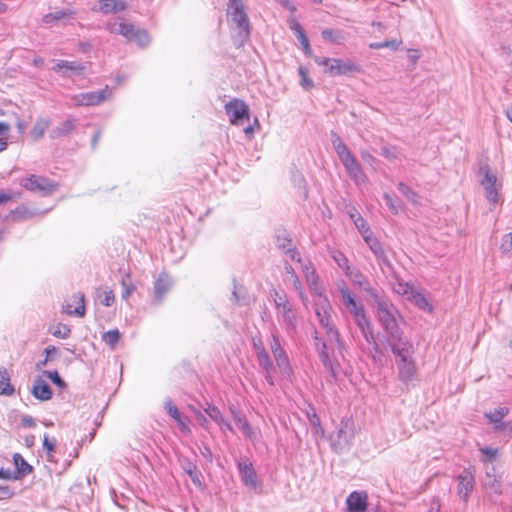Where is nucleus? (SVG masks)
Returning a JSON list of instances; mask_svg holds the SVG:
<instances>
[{
  "mask_svg": "<svg viewBox=\"0 0 512 512\" xmlns=\"http://www.w3.org/2000/svg\"><path fill=\"white\" fill-rule=\"evenodd\" d=\"M509 413V409L507 407H498L493 411L486 412L485 417L489 420L490 423L494 425V429L496 431H503L505 429V423L502 419Z\"/></svg>",
  "mask_w": 512,
  "mask_h": 512,
  "instance_id": "25",
  "label": "nucleus"
},
{
  "mask_svg": "<svg viewBox=\"0 0 512 512\" xmlns=\"http://www.w3.org/2000/svg\"><path fill=\"white\" fill-rule=\"evenodd\" d=\"M72 299L78 303V306L75 307V309H72L71 304H66L64 307V311L68 315H76L78 317H83L85 315V295L81 292H78L72 296Z\"/></svg>",
  "mask_w": 512,
  "mask_h": 512,
  "instance_id": "28",
  "label": "nucleus"
},
{
  "mask_svg": "<svg viewBox=\"0 0 512 512\" xmlns=\"http://www.w3.org/2000/svg\"><path fill=\"white\" fill-rule=\"evenodd\" d=\"M376 307V318L385 335L382 344L385 347L410 340L400 329L398 319L401 314L397 307L385 296L379 295L373 300Z\"/></svg>",
  "mask_w": 512,
  "mask_h": 512,
  "instance_id": "1",
  "label": "nucleus"
},
{
  "mask_svg": "<svg viewBox=\"0 0 512 512\" xmlns=\"http://www.w3.org/2000/svg\"><path fill=\"white\" fill-rule=\"evenodd\" d=\"M313 339L315 342V348L318 352L322 364L330 373V375L333 378H336L338 364L330 358L329 353L327 351V345L324 341H322L319 338V333L316 330H314L313 332Z\"/></svg>",
  "mask_w": 512,
  "mask_h": 512,
  "instance_id": "10",
  "label": "nucleus"
},
{
  "mask_svg": "<svg viewBox=\"0 0 512 512\" xmlns=\"http://www.w3.org/2000/svg\"><path fill=\"white\" fill-rule=\"evenodd\" d=\"M97 297L99 298L102 305L106 307H110L115 302V295L114 292L111 289L105 288H99L97 290Z\"/></svg>",
  "mask_w": 512,
  "mask_h": 512,
  "instance_id": "44",
  "label": "nucleus"
},
{
  "mask_svg": "<svg viewBox=\"0 0 512 512\" xmlns=\"http://www.w3.org/2000/svg\"><path fill=\"white\" fill-rule=\"evenodd\" d=\"M349 512H365L367 509V495L364 492H352L346 500Z\"/></svg>",
  "mask_w": 512,
  "mask_h": 512,
  "instance_id": "20",
  "label": "nucleus"
},
{
  "mask_svg": "<svg viewBox=\"0 0 512 512\" xmlns=\"http://www.w3.org/2000/svg\"><path fill=\"white\" fill-rule=\"evenodd\" d=\"M346 309L349 311V313L355 317L357 315H360L361 313L365 312L364 305L360 302H356L349 307H346Z\"/></svg>",
  "mask_w": 512,
  "mask_h": 512,
  "instance_id": "63",
  "label": "nucleus"
},
{
  "mask_svg": "<svg viewBox=\"0 0 512 512\" xmlns=\"http://www.w3.org/2000/svg\"><path fill=\"white\" fill-rule=\"evenodd\" d=\"M401 44V41H398L396 39L387 40L383 42H373L369 44V47L371 49H382V48H390L392 50H397Z\"/></svg>",
  "mask_w": 512,
  "mask_h": 512,
  "instance_id": "50",
  "label": "nucleus"
},
{
  "mask_svg": "<svg viewBox=\"0 0 512 512\" xmlns=\"http://www.w3.org/2000/svg\"><path fill=\"white\" fill-rule=\"evenodd\" d=\"M183 469L189 475L190 479L196 486H198V487L202 486V482H201L202 474L198 471V468L194 463L187 462L183 466Z\"/></svg>",
  "mask_w": 512,
  "mask_h": 512,
  "instance_id": "40",
  "label": "nucleus"
},
{
  "mask_svg": "<svg viewBox=\"0 0 512 512\" xmlns=\"http://www.w3.org/2000/svg\"><path fill=\"white\" fill-rule=\"evenodd\" d=\"M120 338L121 333L118 329L109 330L102 335L103 342H105L111 349L115 348Z\"/></svg>",
  "mask_w": 512,
  "mask_h": 512,
  "instance_id": "47",
  "label": "nucleus"
},
{
  "mask_svg": "<svg viewBox=\"0 0 512 512\" xmlns=\"http://www.w3.org/2000/svg\"><path fill=\"white\" fill-rule=\"evenodd\" d=\"M283 321L285 325L287 326V329H295L296 327V317L292 310L291 305H287L284 308L280 309Z\"/></svg>",
  "mask_w": 512,
  "mask_h": 512,
  "instance_id": "45",
  "label": "nucleus"
},
{
  "mask_svg": "<svg viewBox=\"0 0 512 512\" xmlns=\"http://www.w3.org/2000/svg\"><path fill=\"white\" fill-rule=\"evenodd\" d=\"M287 24H288L289 29L294 33L297 40L300 42V44L309 40L304 29L302 28L301 24L298 22V20L294 16H290L288 18Z\"/></svg>",
  "mask_w": 512,
  "mask_h": 512,
  "instance_id": "32",
  "label": "nucleus"
},
{
  "mask_svg": "<svg viewBox=\"0 0 512 512\" xmlns=\"http://www.w3.org/2000/svg\"><path fill=\"white\" fill-rule=\"evenodd\" d=\"M381 155L389 160L396 159L398 156L396 149L388 146H383L381 148Z\"/></svg>",
  "mask_w": 512,
  "mask_h": 512,
  "instance_id": "64",
  "label": "nucleus"
},
{
  "mask_svg": "<svg viewBox=\"0 0 512 512\" xmlns=\"http://www.w3.org/2000/svg\"><path fill=\"white\" fill-rule=\"evenodd\" d=\"M13 460L15 464L14 480H20L28 474L32 473L33 467L27 463V461L20 455L19 453H15L13 455Z\"/></svg>",
  "mask_w": 512,
  "mask_h": 512,
  "instance_id": "26",
  "label": "nucleus"
},
{
  "mask_svg": "<svg viewBox=\"0 0 512 512\" xmlns=\"http://www.w3.org/2000/svg\"><path fill=\"white\" fill-rule=\"evenodd\" d=\"M350 218L353 220L356 228L359 230V232L362 234V236H365L367 233L370 232V229L364 220V218L357 212L350 213Z\"/></svg>",
  "mask_w": 512,
  "mask_h": 512,
  "instance_id": "48",
  "label": "nucleus"
},
{
  "mask_svg": "<svg viewBox=\"0 0 512 512\" xmlns=\"http://www.w3.org/2000/svg\"><path fill=\"white\" fill-rule=\"evenodd\" d=\"M333 259L337 263V265L345 271L346 274L347 272L350 271L349 261L343 253L336 252L333 255Z\"/></svg>",
  "mask_w": 512,
  "mask_h": 512,
  "instance_id": "58",
  "label": "nucleus"
},
{
  "mask_svg": "<svg viewBox=\"0 0 512 512\" xmlns=\"http://www.w3.org/2000/svg\"><path fill=\"white\" fill-rule=\"evenodd\" d=\"M75 15L74 11L70 9L57 10L51 13H48L43 16L42 21L45 24H51L57 21H62L64 19L72 18Z\"/></svg>",
  "mask_w": 512,
  "mask_h": 512,
  "instance_id": "30",
  "label": "nucleus"
},
{
  "mask_svg": "<svg viewBox=\"0 0 512 512\" xmlns=\"http://www.w3.org/2000/svg\"><path fill=\"white\" fill-rule=\"evenodd\" d=\"M228 15L239 30L238 35L241 40L244 41L248 39L250 35V23L242 0L228 1Z\"/></svg>",
  "mask_w": 512,
  "mask_h": 512,
  "instance_id": "3",
  "label": "nucleus"
},
{
  "mask_svg": "<svg viewBox=\"0 0 512 512\" xmlns=\"http://www.w3.org/2000/svg\"><path fill=\"white\" fill-rule=\"evenodd\" d=\"M257 361L259 363V366L263 369L264 373L275 372L274 364L271 361L267 351L261 350L259 356L257 357Z\"/></svg>",
  "mask_w": 512,
  "mask_h": 512,
  "instance_id": "46",
  "label": "nucleus"
},
{
  "mask_svg": "<svg viewBox=\"0 0 512 512\" xmlns=\"http://www.w3.org/2000/svg\"><path fill=\"white\" fill-rule=\"evenodd\" d=\"M225 112L233 125L241 124L244 119L248 120L250 116L248 105L238 98H234L225 104Z\"/></svg>",
  "mask_w": 512,
  "mask_h": 512,
  "instance_id": "7",
  "label": "nucleus"
},
{
  "mask_svg": "<svg viewBox=\"0 0 512 512\" xmlns=\"http://www.w3.org/2000/svg\"><path fill=\"white\" fill-rule=\"evenodd\" d=\"M284 268H285V272L288 275L289 281L291 282L293 288L298 292L300 298L303 301L306 300V296L302 289V284H301L297 274L295 273L294 268L289 264H285Z\"/></svg>",
  "mask_w": 512,
  "mask_h": 512,
  "instance_id": "33",
  "label": "nucleus"
},
{
  "mask_svg": "<svg viewBox=\"0 0 512 512\" xmlns=\"http://www.w3.org/2000/svg\"><path fill=\"white\" fill-rule=\"evenodd\" d=\"M70 333H71V329L69 328L68 325H65V324H58L55 327V329L52 331V334L55 337L62 338V339L69 337Z\"/></svg>",
  "mask_w": 512,
  "mask_h": 512,
  "instance_id": "60",
  "label": "nucleus"
},
{
  "mask_svg": "<svg viewBox=\"0 0 512 512\" xmlns=\"http://www.w3.org/2000/svg\"><path fill=\"white\" fill-rule=\"evenodd\" d=\"M387 348L395 356V363L398 371L399 380L405 385L406 389L415 386L418 381V369L414 359V345L411 340L390 345Z\"/></svg>",
  "mask_w": 512,
  "mask_h": 512,
  "instance_id": "2",
  "label": "nucleus"
},
{
  "mask_svg": "<svg viewBox=\"0 0 512 512\" xmlns=\"http://www.w3.org/2000/svg\"><path fill=\"white\" fill-rule=\"evenodd\" d=\"M231 411L236 422V425L242 431L244 436L247 437L249 440L254 441L256 439V433L254 432L246 418L241 414L235 412L234 410Z\"/></svg>",
  "mask_w": 512,
  "mask_h": 512,
  "instance_id": "29",
  "label": "nucleus"
},
{
  "mask_svg": "<svg viewBox=\"0 0 512 512\" xmlns=\"http://www.w3.org/2000/svg\"><path fill=\"white\" fill-rule=\"evenodd\" d=\"M485 486L493 490L496 494L501 493L500 483L497 477L495 476V468L493 466L490 469H486Z\"/></svg>",
  "mask_w": 512,
  "mask_h": 512,
  "instance_id": "37",
  "label": "nucleus"
},
{
  "mask_svg": "<svg viewBox=\"0 0 512 512\" xmlns=\"http://www.w3.org/2000/svg\"><path fill=\"white\" fill-rule=\"evenodd\" d=\"M393 290L395 293L405 296L408 300L409 295H411L415 289L412 286H410L408 283L398 281L397 283L394 284Z\"/></svg>",
  "mask_w": 512,
  "mask_h": 512,
  "instance_id": "51",
  "label": "nucleus"
},
{
  "mask_svg": "<svg viewBox=\"0 0 512 512\" xmlns=\"http://www.w3.org/2000/svg\"><path fill=\"white\" fill-rule=\"evenodd\" d=\"M315 62L318 65L325 66L326 72L329 73L330 76L347 75L359 71L358 66L350 61L317 57L315 58Z\"/></svg>",
  "mask_w": 512,
  "mask_h": 512,
  "instance_id": "6",
  "label": "nucleus"
},
{
  "mask_svg": "<svg viewBox=\"0 0 512 512\" xmlns=\"http://www.w3.org/2000/svg\"><path fill=\"white\" fill-rule=\"evenodd\" d=\"M479 174L482 176L480 184L485 191L486 199L493 205L499 203V189L501 184H497V176L491 171L490 166L486 163L480 165Z\"/></svg>",
  "mask_w": 512,
  "mask_h": 512,
  "instance_id": "4",
  "label": "nucleus"
},
{
  "mask_svg": "<svg viewBox=\"0 0 512 512\" xmlns=\"http://www.w3.org/2000/svg\"><path fill=\"white\" fill-rule=\"evenodd\" d=\"M43 375H45L47 378H49L55 385H57L60 388H63L66 386L65 381L60 377L57 371H43Z\"/></svg>",
  "mask_w": 512,
  "mask_h": 512,
  "instance_id": "59",
  "label": "nucleus"
},
{
  "mask_svg": "<svg viewBox=\"0 0 512 512\" xmlns=\"http://www.w3.org/2000/svg\"><path fill=\"white\" fill-rule=\"evenodd\" d=\"M165 408L167 410V413L177 422H181V414L178 410V408L172 403L171 400H167L165 402Z\"/></svg>",
  "mask_w": 512,
  "mask_h": 512,
  "instance_id": "61",
  "label": "nucleus"
},
{
  "mask_svg": "<svg viewBox=\"0 0 512 512\" xmlns=\"http://www.w3.org/2000/svg\"><path fill=\"white\" fill-rule=\"evenodd\" d=\"M271 351L276 361V365L280 371V373L284 377H290L292 373V369L290 366V362L285 350L282 348L280 344V340L275 333H272V342L270 345Z\"/></svg>",
  "mask_w": 512,
  "mask_h": 512,
  "instance_id": "8",
  "label": "nucleus"
},
{
  "mask_svg": "<svg viewBox=\"0 0 512 512\" xmlns=\"http://www.w3.org/2000/svg\"><path fill=\"white\" fill-rule=\"evenodd\" d=\"M20 184L26 190L43 197L49 196L57 190V184L54 181L38 175L23 178Z\"/></svg>",
  "mask_w": 512,
  "mask_h": 512,
  "instance_id": "5",
  "label": "nucleus"
},
{
  "mask_svg": "<svg viewBox=\"0 0 512 512\" xmlns=\"http://www.w3.org/2000/svg\"><path fill=\"white\" fill-rule=\"evenodd\" d=\"M271 296L273 297V300H274V303H275V306L277 309H282L285 306L290 304L286 294L283 292L280 293L277 290H273V292L271 293Z\"/></svg>",
  "mask_w": 512,
  "mask_h": 512,
  "instance_id": "52",
  "label": "nucleus"
},
{
  "mask_svg": "<svg viewBox=\"0 0 512 512\" xmlns=\"http://www.w3.org/2000/svg\"><path fill=\"white\" fill-rule=\"evenodd\" d=\"M126 9V3L122 0H99L97 10L103 14L116 13Z\"/></svg>",
  "mask_w": 512,
  "mask_h": 512,
  "instance_id": "27",
  "label": "nucleus"
},
{
  "mask_svg": "<svg viewBox=\"0 0 512 512\" xmlns=\"http://www.w3.org/2000/svg\"><path fill=\"white\" fill-rule=\"evenodd\" d=\"M329 305H323L321 307H316L315 313L316 316L323 328L326 329V333L329 337L330 341L335 340L337 343H340L339 333L331 324V316L328 313Z\"/></svg>",
  "mask_w": 512,
  "mask_h": 512,
  "instance_id": "11",
  "label": "nucleus"
},
{
  "mask_svg": "<svg viewBox=\"0 0 512 512\" xmlns=\"http://www.w3.org/2000/svg\"><path fill=\"white\" fill-rule=\"evenodd\" d=\"M232 301L239 305H247L249 303L248 298L245 295L240 294L239 287L234 280V289L232 292Z\"/></svg>",
  "mask_w": 512,
  "mask_h": 512,
  "instance_id": "56",
  "label": "nucleus"
},
{
  "mask_svg": "<svg viewBox=\"0 0 512 512\" xmlns=\"http://www.w3.org/2000/svg\"><path fill=\"white\" fill-rule=\"evenodd\" d=\"M367 343L372 345V349H371L372 360L377 364H383L384 353H383V349L381 348V345L385 349H388V348L385 347L382 343L380 344L379 342H377L375 339V336H373V342H367Z\"/></svg>",
  "mask_w": 512,
  "mask_h": 512,
  "instance_id": "42",
  "label": "nucleus"
},
{
  "mask_svg": "<svg viewBox=\"0 0 512 512\" xmlns=\"http://www.w3.org/2000/svg\"><path fill=\"white\" fill-rule=\"evenodd\" d=\"M76 128V120L67 119L60 123L50 131V138L60 139L69 136Z\"/></svg>",
  "mask_w": 512,
  "mask_h": 512,
  "instance_id": "24",
  "label": "nucleus"
},
{
  "mask_svg": "<svg viewBox=\"0 0 512 512\" xmlns=\"http://www.w3.org/2000/svg\"><path fill=\"white\" fill-rule=\"evenodd\" d=\"M173 285L172 279L165 273H161L154 282L153 294L154 301L157 304L162 303L165 295Z\"/></svg>",
  "mask_w": 512,
  "mask_h": 512,
  "instance_id": "16",
  "label": "nucleus"
},
{
  "mask_svg": "<svg viewBox=\"0 0 512 512\" xmlns=\"http://www.w3.org/2000/svg\"><path fill=\"white\" fill-rule=\"evenodd\" d=\"M353 438V432L349 428L348 421H342L337 430L336 438L332 440V447L335 451L341 452L348 448Z\"/></svg>",
  "mask_w": 512,
  "mask_h": 512,
  "instance_id": "12",
  "label": "nucleus"
},
{
  "mask_svg": "<svg viewBox=\"0 0 512 512\" xmlns=\"http://www.w3.org/2000/svg\"><path fill=\"white\" fill-rule=\"evenodd\" d=\"M335 150H336L341 161L343 159L353 156L352 153L350 152V150L348 149V147L343 142H339V144H335Z\"/></svg>",
  "mask_w": 512,
  "mask_h": 512,
  "instance_id": "62",
  "label": "nucleus"
},
{
  "mask_svg": "<svg viewBox=\"0 0 512 512\" xmlns=\"http://www.w3.org/2000/svg\"><path fill=\"white\" fill-rule=\"evenodd\" d=\"M304 273L310 289L313 290L315 293L320 294V292L318 291V275L315 269L310 268L309 266H305Z\"/></svg>",
  "mask_w": 512,
  "mask_h": 512,
  "instance_id": "43",
  "label": "nucleus"
},
{
  "mask_svg": "<svg viewBox=\"0 0 512 512\" xmlns=\"http://www.w3.org/2000/svg\"><path fill=\"white\" fill-rule=\"evenodd\" d=\"M238 470L241 480L246 486L250 488H256L258 486L256 471L248 459H243L238 462Z\"/></svg>",
  "mask_w": 512,
  "mask_h": 512,
  "instance_id": "14",
  "label": "nucleus"
},
{
  "mask_svg": "<svg viewBox=\"0 0 512 512\" xmlns=\"http://www.w3.org/2000/svg\"><path fill=\"white\" fill-rule=\"evenodd\" d=\"M346 275L362 291L366 292L372 300L380 295L379 291L371 285L369 279L359 270H350Z\"/></svg>",
  "mask_w": 512,
  "mask_h": 512,
  "instance_id": "13",
  "label": "nucleus"
},
{
  "mask_svg": "<svg viewBox=\"0 0 512 512\" xmlns=\"http://www.w3.org/2000/svg\"><path fill=\"white\" fill-rule=\"evenodd\" d=\"M298 73L301 77L300 85L306 90L311 89L314 86V83L308 77V70L305 67L300 66L298 69Z\"/></svg>",
  "mask_w": 512,
  "mask_h": 512,
  "instance_id": "54",
  "label": "nucleus"
},
{
  "mask_svg": "<svg viewBox=\"0 0 512 512\" xmlns=\"http://www.w3.org/2000/svg\"><path fill=\"white\" fill-rule=\"evenodd\" d=\"M107 29L112 34H118L122 35L126 38L127 41H131L133 39L134 34L136 31H138L140 28L135 26L132 23H126V22H111L108 23Z\"/></svg>",
  "mask_w": 512,
  "mask_h": 512,
  "instance_id": "18",
  "label": "nucleus"
},
{
  "mask_svg": "<svg viewBox=\"0 0 512 512\" xmlns=\"http://www.w3.org/2000/svg\"><path fill=\"white\" fill-rule=\"evenodd\" d=\"M51 121L49 118H38L31 130V136L34 140H40L45 131L49 128Z\"/></svg>",
  "mask_w": 512,
  "mask_h": 512,
  "instance_id": "31",
  "label": "nucleus"
},
{
  "mask_svg": "<svg viewBox=\"0 0 512 512\" xmlns=\"http://www.w3.org/2000/svg\"><path fill=\"white\" fill-rule=\"evenodd\" d=\"M341 162L349 176L355 181L357 185H360L366 181V175L362 171L359 162L354 156L343 159Z\"/></svg>",
  "mask_w": 512,
  "mask_h": 512,
  "instance_id": "17",
  "label": "nucleus"
},
{
  "mask_svg": "<svg viewBox=\"0 0 512 512\" xmlns=\"http://www.w3.org/2000/svg\"><path fill=\"white\" fill-rule=\"evenodd\" d=\"M385 204L389 208V210L394 214L397 215L399 213L400 209V201L394 200L391 195L388 193L384 194L383 196Z\"/></svg>",
  "mask_w": 512,
  "mask_h": 512,
  "instance_id": "57",
  "label": "nucleus"
},
{
  "mask_svg": "<svg viewBox=\"0 0 512 512\" xmlns=\"http://www.w3.org/2000/svg\"><path fill=\"white\" fill-rule=\"evenodd\" d=\"M110 94V90L108 89V87H106L105 89H101L98 91H92L75 95L73 97V100L75 102V105L78 106H95L107 100L110 97Z\"/></svg>",
  "mask_w": 512,
  "mask_h": 512,
  "instance_id": "9",
  "label": "nucleus"
},
{
  "mask_svg": "<svg viewBox=\"0 0 512 512\" xmlns=\"http://www.w3.org/2000/svg\"><path fill=\"white\" fill-rule=\"evenodd\" d=\"M338 291L340 293L345 308L357 302L355 295L352 293V291L349 289V287L344 281H341L338 284Z\"/></svg>",
  "mask_w": 512,
  "mask_h": 512,
  "instance_id": "36",
  "label": "nucleus"
},
{
  "mask_svg": "<svg viewBox=\"0 0 512 512\" xmlns=\"http://www.w3.org/2000/svg\"><path fill=\"white\" fill-rule=\"evenodd\" d=\"M321 34L325 40L334 43H340L343 40L342 34L339 31H335L333 29H324Z\"/></svg>",
  "mask_w": 512,
  "mask_h": 512,
  "instance_id": "53",
  "label": "nucleus"
},
{
  "mask_svg": "<svg viewBox=\"0 0 512 512\" xmlns=\"http://www.w3.org/2000/svg\"><path fill=\"white\" fill-rule=\"evenodd\" d=\"M205 412L212 420H214L219 425H222V423H224V417L217 407L209 406L207 409H205Z\"/></svg>",
  "mask_w": 512,
  "mask_h": 512,
  "instance_id": "55",
  "label": "nucleus"
},
{
  "mask_svg": "<svg viewBox=\"0 0 512 512\" xmlns=\"http://www.w3.org/2000/svg\"><path fill=\"white\" fill-rule=\"evenodd\" d=\"M398 190L401 194L406 197V199L413 205H418L420 203L419 195L411 189L409 186L404 184L403 182L398 183Z\"/></svg>",
  "mask_w": 512,
  "mask_h": 512,
  "instance_id": "39",
  "label": "nucleus"
},
{
  "mask_svg": "<svg viewBox=\"0 0 512 512\" xmlns=\"http://www.w3.org/2000/svg\"><path fill=\"white\" fill-rule=\"evenodd\" d=\"M14 393V388L10 384V375L6 368H0V394L11 396Z\"/></svg>",
  "mask_w": 512,
  "mask_h": 512,
  "instance_id": "34",
  "label": "nucleus"
},
{
  "mask_svg": "<svg viewBox=\"0 0 512 512\" xmlns=\"http://www.w3.org/2000/svg\"><path fill=\"white\" fill-rule=\"evenodd\" d=\"M409 301H411L414 305H416L419 309L423 311H432V306L429 303L428 299L420 292L414 290L411 295H409Z\"/></svg>",
  "mask_w": 512,
  "mask_h": 512,
  "instance_id": "35",
  "label": "nucleus"
},
{
  "mask_svg": "<svg viewBox=\"0 0 512 512\" xmlns=\"http://www.w3.org/2000/svg\"><path fill=\"white\" fill-rule=\"evenodd\" d=\"M355 324L358 326L363 338L366 342H373V327L366 311L353 317Z\"/></svg>",
  "mask_w": 512,
  "mask_h": 512,
  "instance_id": "22",
  "label": "nucleus"
},
{
  "mask_svg": "<svg viewBox=\"0 0 512 512\" xmlns=\"http://www.w3.org/2000/svg\"><path fill=\"white\" fill-rule=\"evenodd\" d=\"M53 70L62 73L63 76L81 75L85 71V65L80 61L57 60Z\"/></svg>",
  "mask_w": 512,
  "mask_h": 512,
  "instance_id": "15",
  "label": "nucleus"
},
{
  "mask_svg": "<svg viewBox=\"0 0 512 512\" xmlns=\"http://www.w3.org/2000/svg\"><path fill=\"white\" fill-rule=\"evenodd\" d=\"M474 487V477L470 472L465 471L458 476V494L465 501Z\"/></svg>",
  "mask_w": 512,
  "mask_h": 512,
  "instance_id": "23",
  "label": "nucleus"
},
{
  "mask_svg": "<svg viewBox=\"0 0 512 512\" xmlns=\"http://www.w3.org/2000/svg\"><path fill=\"white\" fill-rule=\"evenodd\" d=\"M130 42H135L140 47H146L150 43V37L146 30L140 28L136 31Z\"/></svg>",
  "mask_w": 512,
  "mask_h": 512,
  "instance_id": "49",
  "label": "nucleus"
},
{
  "mask_svg": "<svg viewBox=\"0 0 512 512\" xmlns=\"http://www.w3.org/2000/svg\"><path fill=\"white\" fill-rule=\"evenodd\" d=\"M363 239H364L365 243L368 245V247L370 248V250L372 251V253L377 258L378 262L380 264L389 266L390 262L384 252V249H383L381 243L379 242V240L377 238L373 237L372 232L370 231L365 236H363Z\"/></svg>",
  "mask_w": 512,
  "mask_h": 512,
  "instance_id": "19",
  "label": "nucleus"
},
{
  "mask_svg": "<svg viewBox=\"0 0 512 512\" xmlns=\"http://www.w3.org/2000/svg\"><path fill=\"white\" fill-rule=\"evenodd\" d=\"M122 286V298L128 301L130 295L136 290V286L133 283L130 274H126L121 280Z\"/></svg>",
  "mask_w": 512,
  "mask_h": 512,
  "instance_id": "41",
  "label": "nucleus"
},
{
  "mask_svg": "<svg viewBox=\"0 0 512 512\" xmlns=\"http://www.w3.org/2000/svg\"><path fill=\"white\" fill-rule=\"evenodd\" d=\"M275 244L279 249L283 251L291 247L292 240L286 230H277L275 235Z\"/></svg>",
  "mask_w": 512,
  "mask_h": 512,
  "instance_id": "38",
  "label": "nucleus"
},
{
  "mask_svg": "<svg viewBox=\"0 0 512 512\" xmlns=\"http://www.w3.org/2000/svg\"><path fill=\"white\" fill-rule=\"evenodd\" d=\"M31 393L36 399L40 401H48L53 396L51 387L41 377H37L34 380Z\"/></svg>",
  "mask_w": 512,
  "mask_h": 512,
  "instance_id": "21",
  "label": "nucleus"
}]
</instances>
